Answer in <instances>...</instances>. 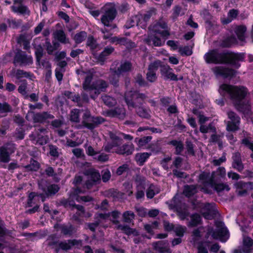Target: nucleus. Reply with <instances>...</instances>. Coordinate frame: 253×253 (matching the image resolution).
I'll return each mask as SVG.
<instances>
[{
  "label": "nucleus",
  "mask_w": 253,
  "mask_h": 253,
  "mask_svg": "<svg viewBox=\"0 0 253 253\" xmlns=\"http://www.w3.org/2000/svg\"><path fill=\"white\" fill-rule=\"evenodd\" d=\"M203 229L202 228H200L196 229L193 231L192 237L194 245L200 243L199 240L202 236L201 233Z\"/></svg>",
  "instance_id": "c03bdc74"
},
{
  "label": "nucleus",
  "mask_w": 253,
  "mask_h": 253,
  "mask_svg": "<svg viewBox=\"0 0 253 253\" xmlns=\"http://www.w3.org/2000/svg\"><path fill=\"white\" fill-rule=\"evenodd\" d=\"M86 45L89 46L91 50L96 49L98 46L96 40L91 36H89L87 38Z\"/></svg>",
  "instance_id": "3c124183"
},
{
  "label": "nucleus",
  "mask_w": 253,
  "mask_h": 253,
  "mask_svg": "<svg viewBox=\"0 0 253 253\" xmlns=\"http://www.w3.org/2000/svg\"><path fill=\"white\" fill-rule=\"evenodd\" d=\"M161 74L166 79H170L173 81H177V76L172 73V69L169 66L164 65L161 67Z\"/></svg>",
  "instance_id": "a878e982"
},
{
  "label": "nucleus",
  "mask_w": 253,
  "mask_h": 253,
  "mask_svg": "<svg viewBox=\"0 0 253 253\" xmlns=\"http://www.w3.org/2000/svg\"><path fill=\"white\" fill-rule=\"evenodd\" d=\"M104 14L101 18V21L104 26L111 27V29L117 28L116 24H111L117 15V11L114 6L111 4H107L101 8Z\"/></svg>",
  "instance_id": "0eeeda50"
},
{
  "label": "nucleus",
  "mask_w": 253,
  "mask_h": 253,
  "mask_svg": "<svg viewBox=\"0 0 253 253\" xmlns=\"http://www.w3.org/2000/svg\"><path fill=\"white\" fill-rule=\"evenodd\" d=\"M135 181L136 183L137 188L136 198L137 199H139L143 198L144 196V190L145 189V178L140 175H136Z\"/></svg>",
  "instance_id": "f3484780"
},
{
  "label": "nucleus",
  "mask_w": 253,
  "mask_h": 253,
  "mask_svg": "<svg viewBox=\"0 0 253 253\" xmlns=\"http://www.w3.org/2000/svg\"><path fill=\"white\" fill-rule=\"evenodd\" d=\"M173 230L177 236L182 237L185 232L186 228L180 225H176L174 226Z\"/></svg>",
  "instance_id": "6e6d98bb"
},
{
  "label": "nucleus",
  "mask_w": 253,
  "mask_h": 253,
  "mask_svg": "<svg viewBox=\"0 0 253 253\" xmlns=\"http://www.w3.org/2000/svg\"><path fill=\"white\" fill-rule=\"evenodd\" d=\"M35 54L36 55L37 61L40 63V60L43 55V49L41 45H39L36 47Z\"/></svg>",
  "instance_id": "0e129e2a"
},
{
  "label": "nucleus",
  "mask_w": 253,
  "mask_h": 253,
  "mask_svg": "<svg viewBox=\"0 0 253 253\" xmlns=\"http://www.w3.org/2000/svg\"><path fill=\"white\" fill-rule=\"evenodd\" d=\"M134 217V213L130 211H126L123 214V221L126 223L130 224L133 222Z\"/></svg>",
  "instance_id": "c9c22d12"
},
{
  "label": "nucleus",
  "mask_w": 253,
  "mask_h": 253,
  "mask_svg": "<svg viewBox=\"0 0 253 253\" xmlns=\"http://www.w3.org/2000/svg\"><path fill=\"white\" fill-rule=\"evenodd\" d=\"M47 194L48 195H51V194H54L56 192H58L59 190V187L57 185L52 184L49 185L47 187Z\"/></svg>",
  "instance_id": "69168bd1"
},
{
  "label": "nucleus",
  "mask_w": 253,
  "mask_h": 253,
  "mask_svg": "<svg viewBox=\"0 0 253 253\" xmlns=\"http://www.w3.org/2000/svg\"><path fill=\"white\" fill-rule=\"evenodd\" d=\"M160 192V189L156 186L151 184L150 185L146 191V196L147 198L151 199L154 197L156 194Z\"/></svg>",
  "instance_id": "4c0bfd02"
},
{
  "label": "nucleus",
  "mask_w": 253,
  "mask_h": 253,
  "mask_svg": "<svg viewBox=\"0 0 253 253\" xmlns=\"http://www.w3.org/2000/svg\"><path fill=\"white\" fill-rule=\"evenodd\" d=\"M156 8H150L144 13H138L134 15L133 19L137 21L139 20L140 27L144 29L146 27L147 23L150 18L156 14Z\"/></svg>",
  "instance_id": "9b49d317"
},
{
  "label": "nucleus",
  "mask_w": 253,
  "mask_h": 253,
  "mask_svg": "<svg viewBox=\"0 0 253 253\" xmlns=\"http://www.w3.org/2000/svg\"><path fill=\"white\" fill-rule=\"evenodd\" d=\"M54 116L47 112L33 114V119L35 122H43L49 119H52Z\"/></svg>",
  "instance_id": "7c9ffc66"
},
{
  "label": "nucleus",
  "mask_w": 253,
  "mask_h": 253,
  "mask_svg": "<svg viewBox=\"0 0 253 253\" xmlns=\"http://www.w3.org/2000/svg\"><path fill=\"white\" fill-rule=\"evenodd\" d=\"M22 2L23 0H14V4L11 6V9L15 13L29 15L30 11L26 6L23 4Z\"/></svg>",
  "instance_id": "aec40b11"
},
{
  "label": "nucleus",
  "mask_w": 253,
  "mask_h": 253,
  "mask_svg": "<svg viewBox=\"0 0 253 253\" xmlns=\"http://www.w3.org/2000/svg\"><path fill=\"white\" fill-rule=\"evenodd\" d=\"M223 137V134L217 135L212 134L211 136L210 141L212 142H216L218 144L219 147L221 148L222 147V143L221 141V138Z\"/></svg>",
  "instance_id": "5fc2aeb1"
},
{
  "label": "nucleus",
  "mask_w": 253,
  "mask_h": 253,
  "mask_svg": "<svg viewBox=\"0 0 253 253\" xmlns=\"http://www.w3.org/2000/svg\"><path fill=\"white\" fill-rule=\"evenodd\" d=\"M104 103L108 106H112L116 103V100L109 95L102 96Z\"/></svg>",
  "instance_id": "603ef678"
},
{
  "label": "nucleus",
  "mask_w": 253,
  "mask_h": 253,
  "mask_svg": "<svg viewBox=\"0 0 253 253\" xmlns=\"http://www.w3.org/2000/svg\"><path fill=\"white\" fill-rule=\"evenodd\" d=\"M237 42L236 39L235 37H230L224 40L222 45L225 47H229L232 44L236 43Z\"/></svg>",
  "instance_id": "052dcab7"
},
{
  "label": "nucleus",
  "mask_w": 253,
  "mask_h": 253,
  "mask_svg": "<svg viewBox=\"0 0 253 253\" xmlns=\"http://www.w3.org/2000/svg\"><path fill=\"white\" fill-rule=\"evenodd\" d=\"M114 50V48L112 46H107L104 50L100 54L98 60L100 62H104L107 56L111 54Z\"/></svg>",
  "instance_id": "72a5a7b5"
},
{
  "label": "nucleus",
  "mask_w": 253,
  "mask_h": 253,
  "mask_svg": "<svg viewBox=\"0 0 253 253\" xmlns=\"http://www.w3.org/2000/svg\"><path fill=\"white\" fill-rule=\"evenodd\" d=\"M85 174L87 176L88 179L86 182L87 189H89L93 184L100 180V173L94 169L87 170Z\"/></svg>",
  "instance_id": "4468645a"
},
{
  "label": "nucleus",
  "mask_w": 253,
  "mask_h": 253,
  "mask_svg": "<svg viewBox=\"0 0 253 253\" xmlns=\"http://www.w3.org/2000/svg\"><path fill=\"white\" fill-rule=\"evenodd\" d=\"M145 42L149 45H154L156 46H161L165 43V40L158 37L157 35L150 32L148 38L145 39Z\"/></svg>",
  "instance_id": "4be33fe9"
},
{
  "label": "nucleus",
  "mask_w": 253,
  "mask_h": 253,
  "mask_svg": "<svg viewBox=\"0 0 253 253\" xmlns=\"http://www.w3.org/2000/svg\"><path fill=\"white\" fill-rule=\"evenodd\" d=\"M37 196V197L40 196L42 198V201L44 202V198L42 194L37 195L35 193H31L29 195V199H28V205L29 207H31L32 206V200L34 198H35Z\"/></svg>",
  "instance_id": "e2e57ef3"
},
{
  "label": "nucleus",
  "mask_w": 253,
  "mask_h": 253,
  "mask_svg": "<svg viewBox=\"0 0 253 253\" xmlns=\"http://www.w3.org/2000/svg\"><path fill=\"white\" fill-rule=\"evenodd\" d=\"M209 243L208 242H204L197 244L195 246L198 249V253H208L207 247H209Z\"/></svg>",
  "instance_id": "09e8293b"
},
{
  "label": "nucleus",
  "mask_w": 253,
  "mask_h": 253,
  "mask_svg": "<svg viewBox=\"0 0 253 253\" xmlns=\"http://www.w3.org/2000/svg\"><path fill=\"white\" fill-rule=\"evenodd\" d=\"M117 65L118 63L114 62L110 68L111 76L110 81L114 85L117 84L119 77L123 73L129 71L132 66L129 62L126 61L122 63L117 68Z\"/></svg>",
  "instance_id": "39448f33"
},
{
  "label": "nucleus",
  "mask_w": 253,
  "mask_h": 253,
  "mask_svg": "<svg viewBox=\"0 0 253 253\" xmlns=\"http://www.w3.org/2000/svg\"><path fill=\"white\" fill-rule=\"evenodd\" d=\"M193 113L196 115L199 118V123L201 124H204L205 122L209 120L208 117H205L203 115L201 114V113L199 112L196 109H193Z\"/></svg>",
  "instance_id": "13d9d810"
},
{
  "label": "nucleus",
  "mask_w": 253,
  "mask_h": 253,
  "mask_svg": "<svg viewBox=\"0 0 253 253\" xmlns=\"http://www.w3.org/2000/svg\"><path fill=\"white\" fill-rule=\"evenodd\" d=\"M29 40H31L30 36H28L26 34L21 35L17 39V42L20 44H23L24 42L28 41Z\"/></svg>",
  "instance_id": "338daca9"
},
{
  "label": "nucleus",
  "mask_w": 253,
  "mask_h": 253,
  "mask_svg": "<svg viewBox=\"0 0 253 253\" xmlns=\"http://www.w3.org/2000/svg\"><path fill=\"white\" fill-rule=\"evenodd\" d=\"M150 154L144 152L137 153L135 155V160L139 165H143L144 163L150 157Z\"/></svg>",
  "instance_id": "f704fd0d"
},
{
  "label": "nucleus",
  "mask_w": 253,
  "mask_h": 253,
  "mask_svg": "<svg viewBox=\"0 0 253 253\" xmlns=\"http://www.w3.org/2000/svg\"><path fill=\"white\" fill-rule=\"evenodd\" d=\"M150 31L155 35H160L165 39L169 36V29L168 28L166 22L160 19L153 26L149 28Z\"/></svg>",
  "instance_id": "1a4fd4ad"
},
{
  "label": "nucleus",
  "mask_w": 253,
  "mask_h": 253,
  "mask_svg": "<svg viewBox=\"0 0 253 253\" xmlns=\"http://www.w3.org/2000/svg\"><path fill=\"white\" fill-rule=\"evenodd\" d=\"M94 159L99 162H105L108 160L109 157L108 155L106 154L101 153L98 155H96V156L94 157Z\"/></svg>",
  "instance_id": "774afa93"
},
{
  "label": "nucleus",
  "mask_w": 253,
  "mask_h": 253,
  "mask_svg": "<svg viewBox=\"0 0 253 253\" xmlns=\"http://www.w3.org/2000/svg\"><path fill=\"white\" fill-rule=\"evenodd\" d=\"M204 58L206 61L209 63H228L238 68L240 66L239 62L243 60L244 56L241 53L228 51L219 52L217 49H213L205 54Z\"/></svg>",
  "instance_id": "f03ea898"
},
{
  "label": "nucleus",
  "mask_w": 253,
  "mask_h": 253,
  "mask_svg": "<svg viewBox=\"0 0 253 253\" xmlns=\"http://www.w3.org/2000/svg\"><path fill=\"white\" fill-rule=\"evenodd\" d=\"M225 175L226 170L223 167H219L216 171L213 172L211 174H210V176L213 177V180H214L216 176H218L219 178H223Z\"/></svg>",
  "instance_id": "a19ab883"
},
{
  "label": "nucleus",
  "mask_w": 253,
  "mask_h": 253,
  "mask_svg": "<svg viewBox=\"0 0 253 253\" xmlns=\"http://www.w3.org/2000/svg\"><path fill=\"white\" fill-rule=\"evenodd\" d=\"M27 73L21 70H16L12 69L9 73V76L10 77H15L17 79H20L23 77L26 76Z\"/></svg>",
  "instance_id": "58836bf2"
},
{
  "label": "nucleus",
  "mask_w": 253,
  "mask_h": 253,
  "mask_svg": "<svg viewBox=\"0 0 253 253\" xmlns=\"http://www.w3.org/2000/svg\"><path fill=\"white\" fill-rule=\"evenodd\" d=\"M201 212L205 218L207 219H212L216 213L215 204L213 203L206 204L203 207Z\"/></svg>",
  "instance_id": "6ab92c4d"
},
{
  "label": "nucleus",
  "mask_w": 253,
  "mask_h": 253,
  "mask_svg": "<svg viewBox=\"0 0 253 253\" xmlns=\"http://www.w3.org/2000/svg\"><path fill=\"white\" fill-rule=\"evenodd\" d=\"M104 120L103 119V118L101 117H92L90 120H89V122H87L84 120V121L82 122V123L84 125V126L86 128L89 129H92L94 128L95 127H96L98 125L104 122Z\"/></svg>",
  "instance_id": "b1692460"
},
{
  "label": "nucleus",
  "mask_w": 253,
  "mask_h": 253,
  "mask_svg": "<svg viewBox=\"0 0 253 253\" xmlns=\"http://www.w3.org/2000/svg\"><path fill=\"white\" fill-rule=\"evenodd\" d=\"M239 14L237 10L232 9L229 10L228 13V19L227 20H223L222 22L224 24H228L230 23L232 20L235 19Z\"/></svg>",
  "instance_id": "79ce46f5"
},
{
  "label": "nucleus",
  "mask_w": 253,
  "mask_h": 253,
  "mask_svg": "<svg viewBox=\"0 0 253 253\" xmlns=\"http://www.w3.org/2000/svg\"><path fill=\"white\" fill-rule=\"evenodd\" d=\"M213 180V177L210 176V173L208 172H203L199 177V182L202 184L203 186L201 190L205 193H211V189H213L217 192L223 190L229 191L230 188L226 184L219 183L215 184Z\"/></svg>",
  "instance_id": "20e7f679"
},
{
  "label": "nucleus",
  "mask_w": 253,
  "mask_h": 253,
  "mask_svg": "<svg viewBox=\"0 0 253 253\" xmlns=\"http://www.w3.org/2000/svg\"><path fill=\"white\" fill-rule=\"evenodd\" d=\"M134 150V146L132 144H125L118 147L115 152L120 155H131Z\"/></svg>",
  "instance_id": "393cba45"
},
{
  "label": "nucleus",
  "mask_w": 253,
  "mask_h": 253,
  "mask_svg": "<svg viewBox=\"0 0 253 253\" xmlns=\"http://www.w3.org/2000/svg\"><path fill=\"white\" fill-rule=\"evenodd\" d=\"M86 37V33L84 31H81L76 34L73 39L76 43L79 44L84 41Z\"/></svg>",
  "instance_id": "ea45409f"
},
{
  "label": "nucleus",
  "mask_w": 253,
  "mask_h": 253,
  "mask_svg": "<svg viewBox=\"0 0 253 253\" xmlns=\"http://www.w3.org/2000/svg\"><path fill=\"white\" fill-rule=\"evenodd\" d=\"M246 30V27L243 25L236 26L233 28L234 33L236 34L238 39L240 41H244L245 40V34Z\"/></svg>",
  "instance_id": "2f4dec72"
},
{
  "label": "nucleus",
  "mask_w": 253,
  "mask_h": 253,
  "mask_svg": "<svg viewBox=\"0 0 253 253\" xmlns=\"http://www.w3.org/2000/svg\"><path fill=\"white\" fill-rule=\"evenodd\" d=\"M92 80V75L90 74H87L83 84V87L84 91L89 93L90 97L94 99L101 92L105 91L108 85L103 80H98L91 83Z\"/></svg>",
  "instance_id": "7ed1b4c3"
},
{
  "label": "nucleus",
  "mask_w": 253,
  "mask_h": 253,
  "mask_svg": "<svg viewBox=\"0 0 253 253\" xmlns=\"http://www.w3.org/2000/svg\"><path fill=\"white\" fill-rule=\"evenodd\" d=\"M54 36L61 43H69V40L66 38L65 34L62 30L57 31L54 34Z\"/></svg>",
  "instance_id": "e433bc0d"
},
{
  "label": "nucleus",
  "mask_w": 253,
  "mask_h": 253,
  "mask_svg": "<svg viewBox=\"0 0 253 253\" xmlns=\"http://www.w3.org/2000/svg\"><path fill=\"white\" fill-rule=\"evenodd\" d=\"M107 113L109 117H117L120 118H124L125 116V111L123 108L111 110L108 111Z\"/></svg>",
  "instance_id": "473e14b6"
},
{
  "label": "nucleus",
  "mask_w": 253,
  "mask_h": 253,
  "mask_svg": "<svg viewBox=\"0 0 253 253\" xmlns=\"http://www.w3.org/2000/svg\"><path fill=\"white\" fill-rule=\"evenodd\" d=\"M219 92L222 95L228 94L236 108L239 111L246 115L251 114V106L249 102L244 100L248 93L246 87L222 84L219 87Z\"/></svg>",
  "instance_id": "f257e3e1"
},
{
  "label": "nucleus",
  "mask_w": 253,
  "mask_h": 253,
  "mask_svg": "<svg viewBox=\"0 0 253 253\" xmlns=\"http://www.w3.org/2000/svg\"><path fill=\"white\" fill-rule=\"evenodd\" d=\"M137 114L141 117L148 118L150 117V111L142 107H139L136 109Z\"/></svg>",
  "instance_id": "864d4df0"
},
{
  "label": "nucleus",
  "mask_w": 253,
  "mask_h": 253,
  "mask_svg": "<svg viewBox=\"0 0 253 253\" xmlns=\"http://www.w3.org/2000/svg\"><path fill=\"white\" fill-rule=\"evenodd\" d=\"M150 136H144L140 139L136 138L135 141L140 147H142L147 144L152 139Z\"/></svg>",
  "instance_id": "37998d69"
},
{
  "label": "nucleus",
  "mask_w": 253,
  "mask_h": 253,
  "mask_svg": "<svg viewBox=\"0 0 253 253\" xmlns=\"http://www.w3.org/2000/svg\"><path fill=\"white\" fill-rule=\"evenodd\" d=\"M82 245L81 241L77 240H69L68 241L60 242L58 244L60 248L63 250H70L74 246H75L77 248H80Z\"/></svg>",
  "instance_id": "412c9836"
},
{
  "label": "nucleus",
  "mask_w": 253,
  "mask_h": 253,
  "mask_svg": "<svg viewBox=\"0 0 253 253\" xmlns=\"http://www.w3.org/2000/svg\"><path fill=\"white\" fill-rule=\"evenodd\" d=\"M169 143L175 147L176 153L177 154H179L182 152L183 146L181 142L177 141L176 140H172L170 141Z\"/></svg>",
  "instance_id": "4d7b16f0"
},
{
  "label": "nucleus",
  "mask_w": 253,
  "mask_h": 253,
  "mask_svg": "<svg viewBox=\"0 0 253 253\" xmlns=\"http://www.w3.org/2000/svg\"><path fill=\"white\" fill-rule=\"evenodd\" d=\"M15 61L20 63L21 65H28L32 63V58L31 56H27L23 51L19 50L15 55Z\"/></svg>",
  "instance_id": "5701e85b"
},
{
  "label": "nucleus",
  "mask_w": 253,
  "mask_h": 253,
  "mask_svg": "<svg viewBox=\"0 0 253 253\" xmlns=\"http://www.w3.org/2000/svg\"><path fill=\"white\" fill-rule=\"evenodd\" d=\"M74 231V229L71 225L63 226L61 228V232L66 235H71Z\"/></svg>",
  "instance_id": "bf43d9fd"
},
{
  "label": "nucleus",
  "mask_w": 253,
  "mask_h": 253,
  "mask_svg": "<svg viewBox=\"0 0 253 253\" xmlns=\"http://www.w3.org/2000/svg\"><path fill=\"white\" fill-rule=\"evenodd\" d=\"M111 43L116 44H121L125 45L127 47H133L135 46V43L130 41L127 40L125 38H119L118 37H110L109 38Z\"/></svg>",
  "instance_id": "cd10ccee"
},
{
  "label": "nucleus",
  "mask_w": 253,
  "mask_h": 253,
  "mask_svg": "<svg viewBox=\"0 0 253 253\" xmlns=\"http://www.w3.org/2000/svg\"><path fill=\"white\" fill-rule=\"evenodd\" d=\"M232 167L234 169L242 171L244 169V165L242 163L241 154L238 152L234 153L232 156Z\"/></svg>",
  "instance_id": "bb28decb"
},
{
  "label": "nucleus",
  "mask_w": 253,
  "mask_h": 253,
  "mask_svg": "<svg viewBox=\"0 0 253 253\" xmlns=\"http://www.w3.org/2000/svg\"><path fill=\"white\" fill-rule=\"evenodd\" d=\"M11 108L7 103H0V117H2L5 115V114L10 112Z\"/></svg>",
  "instance_id": "de8ad7c7"
},
{
  "label": "nucleus",
  "mask_w": 253,
  "mask_h": 253,
  "mask_svg": "<svg viewBox=\"0 0 253 253\" xmlns=\"http://www.w3.org/2000/svg\"><path fill=\"white\" fill-rule=\"evenodd\" d=\"M211 70L216 77L221 76L224 78L231 77L236 74L234 70L223 66H216Z\"/></svg>",
  "instance_id": "2eb2a0df"
},
{
  "label": "nucleus",
  "mask_w": 253,
  "mask_h": 253,
  "mask_svg": "<svg viewBox=\"0 0 253 253\" xmlns=\"http://www.w3.org/2000/svg\"><path fill=\"white\" fill-rule=\"evenodd\" d=\"M227 116L230 121L226 123V130L228 131H235L238 130L240 123V117L232 111L228 112Z\"/></svg>",
  "instance_id": "f8f14e48"
},
{
  "label": "nucleus",
  "mask_w": 253,
  "mask_h": 253,
  "mask_svg": "<svg viewBox=\"0 0 253 253\" xmlns=\"http://www.w3.org/2000/svg\"><path fill=\"white\" fill-rule=\"evenodd\" d=\"M39 164L35 160H31L30 164L25 166L27 171H37L39 169Z\"/></svg>",
  "instance_id": "8fccbe9b"
},
{
  "label": "nucleus",
  "mask_w": 253,
  "mask_h": 253,
  "mask_svg": "<svg viewBox=\"0 0 253 253\" xmlns=\"http://www.w3.org/2000/svg\"><path fill=\"white\" fill-rule=\"evenodd\" d=\"M157 64L156 63L151 64L148 68V71L146 74V79L150 82H155L157 78L156 71L157 70Z\"/></svg>",
  "instance_id": "c85d7f7f"
},
{
  "label": "nucleus",
  "mask_w": 253,
  "mask_h": 253,
  "mask_svg": "<svg viewBox=\"0 0 253 253\" xmlns=\"http://www.w3.org/2000/svg\"><path fill=\"white\" fill-rule=\"evenodd\" d=\"M146 96L136 91H129L125 94V100L129 109L136 107V102L140 103L141 100H143Z\"/></svg>",
  "instance_id": "9d476101"
},
{
  "label": "nucleus",
  "mask_w": 253,
  "mask_h": 253,
  "mask_svg": "<svg viewBox=\"0 0 253 253\" xmlns=\"http://www.w3.org/2000/svg\"><path fill=\"white\" fill-rule=\"evenodd\" d=\"M201 221V216L198 214H193L191 216V221L189 222L188 226L191 227H194L198 225Z\"/></svg>",
  "instance_id": "a18cd8bd"
},
{
  "label": "nucleus",
  "mask_w": 253,
  "mask_h": 253,
  "mask_svg": "<svg viewBox=\"0 0 253 253\" xmlns=\"http://www.w3.org/2000/svg\"><path fill=\"white\" fill-rule=\"evenodd\" d=\"M216 225L217 230L216 231H213L212 229L210 230L208 235L211 234L213 239H219L221 242H225L229 238V232L227 228L221 222H216Z\"/></svg>",
  "instance_id": "6e6552de"
},
{
  "label": "nucleus",
  "mask_w": 253,
  "mask_h": 253,
  "mask_svg": "<svg viewBox=\"0 0 253 253\" xmlns=\"http://www.w3.org/2000/svg\"><path fill=\"white\" fill-rule=\"evenodd\" d=\"M80 111L77 109L72 110L70 112V120L75 123L80 122Z\"/></svg>",
  "instance_id": "49530a36"
},
{
  "label": "nucleus",
  "mask_w": 253,
  "mask_h": 253,
  "mask_svg": "<svg viewBox=\"0 0 253 253\" xmlns=\"http://www.w3.org/2000/svg\"><path fill=\"white\" fill-rule=\"evenodd\" d=\"M242 143L249 148L253 153V143L251 137L244 138L242 139Z\"/></svg>",
  "instance_id": "680f3d73"
},
{
  "label": "nucleus",
  "mask_w": 253,
  "mask_h": 253,
  "mask_svg": "<svg viewBox=\"0 0 253 253\" xmlns=\"http://www.w3.org/2000/svg\"><path fill=\"white\" fill-rule=\"evenodd\" d=\"M199 186L197 185H186L184 186L183 193L186 197H190L198 192L199 189L201 191V187L203 185L198 182Z\"/></svg>",
  "instance_id": "c756f323"
},
{
  "label": "nucleus",
  "mask_w": 253,
  "mask_h": 253,
  "mask_svg": "<svg viewBox=\"0 0 253 253\" xmlns=\"http://www.w3.org/2000/svg\"><path fill=\"white\" fill-rule=\"evenodd\" d=\"M13 145L8 144L0 148V162L8 163L10 161V154L14 152Z\"/></svg>",
  "instance_id": "dca6fc26"
},
{
  "label": "nucleus",
  "mask_w": 253,
  "mask_h": 253,
  "mask_svg": "<svg viewBox=\"0 0 253 253\" xmlns=\"http://www.w3.org/2000/svg\"><path fill=\"white\" fill-rule=\"evenodd\" d=\"M109 136L111 143L104 146V150L107 152H110L113 147L119 146L123 141L121 132H110Z\"/></svg>",
  "instance_id": "ddd939ff"
},
{
  "label": "nucleus",
  "mask_w": 253,
  "mask_h": 253,
  "mask_svg": "<svg viewBox=\"0 0 253 253\" xmlns=\"http://www.w3.org/2000/svg\"><path fill=\"white\" fill-rule=\"evenodd\" d=\"M84 192L85 190H82L80 188L77 187L76 188L74 189L72 191L70 198L75 199L78 202H87L91 201L92 200V198L89 196H79V194L84 193Z\"/></svg>",
  "instance_id": "a211bd4d"
},
{
  "label": "nucleus",
  "mask_w": 253,
  "mask_h": 253,
  "mask_svg": "<svg viewBox=\"0 0 253 253\" xmlns=\"http://www.w3.org/2000/svg\"><path fill=\"white\" fill-rule=\"evenodd\" d=\"M121 213L117 211H112L108 213H97L96 214V218H100L103 219H106L109 218L114 224L115 225V228L119 230H121L126 234H130L132 233V229L127 225H122L120 224V221L118 220Z\"/></svg>",
  "instance_id": "423d86ee"
}]
</instances>
